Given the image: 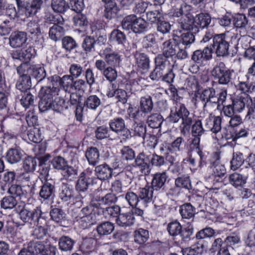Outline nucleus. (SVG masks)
<instances>
[{
	"instance_id": "nucleus-1",
	"label": "nucleus",
	"mask_w": 255,
	"mask_h": 255,
	"mask_svg": "<svg viewBox=\"0 0 255 255\" xmlns=\"http://www.w3.org/2000/svg\"><path fill=\"white\" fill-rule=\"evenodd\" d=\"M17 72L21 77V81L17 85L18 89L22 91H26L31 87V78H34L38 82L42 81L46 76V71L40 65H30L23 63L17 68Z\"/></svg>"
},
{
	"instance_id": "nucleus-2",
	"label": "nucleus",
	"mask_w": 255,
	"mask_h": 255,
	"mask_svg": "<svg viewBox=\"0 0 255 255\" xmlns=\"http://www.w3.org/2000/svg\"><path fill=\"white\" fill-rule=\"evenodd\" d=\"M178 108L174 113H171L170 115V121L173 123H177L180 119L182 120V124L180 127L181 132L185 134L188 132L190 126L192 123V116L189 111L182 104L177 105Z\"/></svg>"
},
{
	"instance_id": "nucleus-3",
	"label": "nucleus",
	"mask_w": 255,
	"mask_h": 255,
	"mask_svg": "<svg viewBox=\"0 0 255 255\" xmlns=\"http://www.w3.org/2000/svg\"><path fill=\"white\" fill-rule=\"evenodd\" d=\"M121 26L124 30H131L135 33H141L147 30L148 24L143 18L138 17L135 14H129L123 19Z\"/></svg>"
},
{
	"instance_id": "nucleus-4",
	"label": "nucleus",
	"mask_w": 255,
	"mask_h": 255,
	"mask_svg": "<svg viewBox=\"0 0 255 255\" xmlns=\"http://www.w3.org/2000/svg\"><path fill=\"white\" fill-rule=\"evenodd\" d=\"M211 73L219 84L229 85L231 82L232 71L223 62H218L212 70Z\"/></svg>"
},
{
	"instance_id": "nucleus-5",
	"label": "nucleus",
	"mask_w": 255,
	"mask_h": 255,
	"mask_svg": "<svg viewBox=\"0 0 255 255\" xmlns=\"http://www.w3.org/2000/svg\"><path fill=\"white\" fill-rule=\"evenodd\" d=\"M212 48L218 57H224L229 55V43L225 34H217L213 37Z\"/></svg>"
},
{
	"instance_id": "nucleus-6",
	"label": "nucleus",
	"mask_w": 255,
	"mask_h": 255,
	"mask_svg": "<svg viewBox=\"0 0 255 255\" xmlns=\"http://www.w3.org/2000/svg\"><path fill=\"white\" fill-rule=\"evenodd\" d=\"M198 98L202 103L204 111H208L209 107L214 106L215 101L217 100L216 92L213 88H207L204 89L201 93H197ZM195 99V104L197 101Z\"/></svg>"
},
{
	"instance_id": "nucleus-7",
	"label": "nucleus",
	"mask_w": 255,
	"mask_h": 255,
	"mask_svg": "<svg viewBox=\"0 0 255 255\" xmlns=\"http://www.w3.org/2000/svg\"><path fill=\"white\" fill-rule=\"evenodd\" d=\"M102 1L104 3V16L107 19H112L117 12L116 0H102ZM120 1L123 6H128L131 4L133 0H120Z\"/></svg>"
},
{
	"instance_id": "nucleus-8",
	"label": "nucleus",
	"mask_w": 255,
	"mask_h": 255,
	"mask_svg": "<svg viewBox=\"0 0 255 255\" xmlns=\"http://www.w3.org/2000/svg\"><path fill=\"white\" fill-rule=\"evenodd\" d=\"M107 64L113 67H119L121 62L120 54L110 47L104 49L101 53Z\"/></svg>"
},
{
	"instance_id": "nucleus-9",
	"label": "nucleus",
	"mask_w": 255,
	"mask_h": 255,
	"mask_svg": "<svg viewBox=\"0 0 255 255\" xmlns=\"http://www.w3.org/2000/svg\"><path fill=\"white\" fill-rule=\"evenodd\" d=\"M19 215L20 219L24 223L29 224L30 227H34L36 222L41 218L35 210L30 211L25 207L20 210Z\"/></svg>"
},
{
	"instance_id": "nucleus-10",
	"label": "nucleus",
	"mask_w": 255,
	"mask_h": 255,
	"mask_svg": "<svg viewBox=\"0 0 255 255\" xmlns=\"http://www.w3.org/2000/svg\"><path fill=\"white\" fill-rule=\"evenodd\" d=\"M155 189L150 186H146L144 188H140L139 191L138 197L145 202L148 203L153 201L154 206L159 207L160 205H158L157 199L154 193Z\"/></svg>"
},
{
	"instance_id": "nucleus-11",
	"label": "nucleus",
	"mask_w": 255,
	"mask_h": 255,
	"mask_svg": "<svg viewBox=\"0 0 255 255\" xmlns=\"http://www.w3.org/2000/svg\"><path fill=\"white\" fill-rule=\"evenodd\" d=\"M149 156L143 152L140 153L135 158V165L138 167L142 173L148 175L151 171Z\"/></svg>"
},
{
	"instance_id": "nucleus-12",
	"label": "nucleus",
	"mask_w": 255,
	"mask_h": 255,
	"mask_svg": "<svg viewBox=\"0 0 255 255\" xmlns=\"http://www.w3.org/2000/svg\"><path fill=\"white\" fill-rule=\"evenodd\" d=\"M247 172L244 173V169L242 168L241 171L243 174L235 173L229 176L230 183L234 186L237 187L243 186L246 183L247 179L250 173H252L253 169L246 167Z\"/></svg>"
},
{
	"instance_id": "nucleus-13",
	"label": "nucleus",
	"mask_w": 255,
	"mask_h": 255,
	"mask_svg": "<svg viewBox=\"0 0 255 255\" xmlns=\"http://www.w3.org/2000/svg\"><path fill=\"white\" fill-rule=\"evenodd\" d=\"M74 78L69 75L63 76L62 78L55 75L48 78V80L51 82H54L56 86L61 85L65 91H71L72 90Z\"/></svg>"
},
{
	"instance_id": "nucleus-14",
	"label": "nucleus",
	"mask_w": 255,
	"mask_h": 255,
	"mask_svg": "<svg viewBox=\"0 0 255 255\" xmlns=\"http://www.w3.org/2000/svg\"><path fill=\"white\" fill-rule=\"evenodd\" d=\"M212 48L206 47L202 50L195 51L192 55L191 59L197 63L202 64L212 58Z\"/></svg>"
},
{
	"instance_id": "nucleus-15",
	"label": "nucleus",
	"mask_w": 255,
	"mask_h": 255,
	"mask_svg": "<svg viewBox=\"0 0 255 255\" xmlns=\"http://www.w3.org/2000/svg\"><path fill=\"white\" fill-rule=\"evenodd\" d=\"M250 104L252 105V99L248 95H244L233 99L232 105L236 112L241 113Z\"/></svg>"
},
{
	"instance_id": "nucleus-16",
	"label": "nucleus",
	"mask_w": 255,
	"mask_h": 255,
	"mask_svg": "<svg viewBox=\"0 0 255 255\" xmlns=\"http://www.w3.org/2000/svg\"><path fill=\"white\" fill-rule=\"evenodd\" d=\"M55 185L51 182L46 181L41 186L39 196L43 200H50L54 197Z\"/></svg>"
},
{
	"instance_id": "nucleus-17",
	"label": "nucleus",
	"mask_w": 255,
	"mask_h": 255,
	"mask_svg": "<svg viewBox=\"0 0 255 255\" xmlns=\"http://www.w3.org/2000/svg\"><path fill=\"white\" fill-rule=\"evenodd\" d=\"M167 230L169 235L173 237L180 235L183 238H187L190 237L192 234V232L190 230L186 231L187 234L185 236L184 233H182V226L177 221L170 222L167 227Z\"/></svg>"
},
{
	"instance_id": "nucleus-18",
	"label": "nucleus",
	"mask_w": 255,
	"mask_h": 255,
	"mask_svg": "<svg viewBox=\"0 0 255 255\" xmlns=\"http://www.w3.org/2000/svg\"><path fill=\"white\" fill-rule=\"evenodd\" d=\"M178 21L180 26L183 29L186 30H193L195 29V31H198L197 25L195 24V18L190 12L185 15L184 16L180 17Z\"/></svg>"
},
{
	"instance_id": "nucleus-19",
	"label": "nucleus",
	"mask_w": 255,
	"mask_h": 255,
	"mask_svg": "<svg viewBox=\"0 0 255 255\" xmlns=\"http://www.w3.org/2000/svg\"><path fill=\"white\" fill-rule=\"evenodd\" d=\"M35 228L33 230L32 235L37 239H43L47 234V222L43 218H41L35 225Z\"/></svg>"
},
{
	"instance_id": "nucleus-20",
	"label": "nucleus",
	"mask_w": 255,
	"mask_h": 255,
	"mask_svg": "<svg viewBox=\"0 0 255 255\" xmlns=\"http://www.w3.org/2000/svg\"><path fill=\"white\" fill-rule=\"evenodd\" d=\"M34 55V49L31 47H29L26 49H22L20 50H16L12 54L13 58L24 61V63H28V61Z\"/></svg>"
},
{
	"instance_id": "nucleus-21",
	"label": "nucleus",
	"mask_w": 255,
	"mask_h": 255,
	"mask_svg": "<svg viewBox=\"0 0 255 255\" xmlns=\"http://www.w3.org/2000/svg\"><path fill=\"white\" fill-rule=\"evenodd\" d=\"M27 40L26 33L24 32H15L12 33L9 38L10 45L13 48L22 46Z\"/></svg>"
},
{
	"instance_id": "nucleus-22",
	"label": "nucleus",
	"mask_w": 255,
	"mask_h": 255,
	"mask_svg": "<svg viewBox=\"0 0 255 255\" xmlns=\"http://www.w3.org/2000/svg\"><path fill=\"white\" fill-rule=\"evenodd\" d=\"M95 171L98 178L101 180H107L113 176V171L109 165L102 164L95 167Z\"/></svg>"
},
{
	"instance_id": "nucleus-23",
	"label": "nucleus",
	"mask_w": 255,
	"mask_h": 255,
	"mask_svg": "<svg viewBox=\"0 0 255 255\" xmlns=\"http://www.w3.org/2000/svg\"><path fill=\"white\" fill-rule=\"evenodd\" d=\"M178 49V46L174 39H169L163 44V54L165 57L169 58L176 55Z\"/></svg>"
},
{
	"instance_id": "nucleus-24",
	"label": "nucleus",
	"mask_w": 255,
	"mask_h": 255,
	"mask_svg": "<svg viewBox=\"0 0 255 255\" xmlns=\"http://www.w3.org/2000/svg\"><path fill=\"white\" fill-rule=\"evenodd\" d=\"M134 217L132 213L128 212L120 213L116 219L117 224L121 227H126L132 225L134 222Z\"/></svg>"
},
{
	"instance_id": "nucleus-25",
	"label": "nucleus",
	"mask_w": 255,
	"mask_h": 255,
	"mask_svg": "<svg viewBox=\"0 0 255 255\" xmlns=\"http://www.w3.org/2000/svg\"><path fill=\"white\" fill-rule=\"evenodd\" d=\"M199 138H194L192 140V144L194 145V147L195 149V152H196L198 155V158H194L192 156H190L187 161L192 165L193 166H196V160H199V166H201L203 162L204 161V154L202 151L199 148Z\"/></svg>"
},
{
	"instance_id": "nucleus-26",
	"label": "nucleus",
	"mask_w": 255,
	"mask_h": 255,
	"mask_svg": "<svg viewBox=\"0 0 255 255\" xmlns=\"http://www.w3.org/2000/svg\"><path fill=\"white\" fill-rule=\"evenodd\" d=\"M167 178L168 176L165 172L154 174L152 179L151 186L157 191L164 186Z\"/></svg>"
},
{
	"instance_id": "nucleus-27",
	"label": "nucleus",
	"mask_w": 255,
	"mask_h": 255,
	"mask_svg": "<svg viewBox=\"0 0 255 255\" xmlns=\"http://www.w3.org/2000/svg\"><path fill=\"white\" fill-rule=\"evenodd\" d=\"M82 222L89 224V225L93 224L95 221V215L93 213V208L91 206H88L83 208L80 213Z\"/></svg>"
},
{
	"instance_id": "nucleus-28",
	"label": "nucleus",
	"mask_w": 255,
	"mask_h": 255,
	"mask_svg": "<svg viewBox=\"0 0 255 255\" xmlns=\"http://www.w3.org/2000/svg\"><path fill=\"white\" fill-rule=\"evenodd\" d=\"M51 83L53 85L52 88H51L49 87H42L41 89L40 92V96L41 98H45L47 100H53V97L58 95V92L59 91V89L55 87L56 85L54 82Z\"/></svg>"
},
{
	"instance_id": "nucleus-29",
	"label": "nucleus",
	"mask_w": 255,
	"mask_h": 255,
	"mask_svg": "<svg viewBox=\"0 0 255 255\" xmlns=\"http://www.w3.org/2000/svg\"><path fill=\"white\" fill-rule=\"evenodd\" d=\"M62 25L55 24L50 28L49 36L50 39L56 41L62 38L65 33V30L62 26Z\"/></svg>"
},
{
	"instance_id": "nucleus-30",
	"label": "nucleus",
	"mask_w": 255,
	"mask_h": 255,
	"mask_svg": "<svg viewBox=\"0 0 255 255\" xmlns=\"http://www.w3.org/2000/svg\"><path fill=\"white\" fill-rule=\"evenodd\" d=\"M86 157L91 165L95 166L100 160V153L99 150L94 147H91L86 152Z\"/></svg>"
},
{
	"instance_id": "nucleus-31",
	"label": "nucleus",
	"mask_w": 255,
	"mask_h": 255,
	"mask_svg": "<svg viewBox=\"0 0 255 255\" xmlns=\"http://www.w3.org/2000/svg\"><path fill=\"white\" fill-rule=\"evenodd\" d=\"M216 159L211 162L213 170L215 176L221 177L226 173V168L224 165L221 164L220 161V157L218 154L215 155Z\"/></svg>"
},
{
	"instance_id": "nucleus-32",
	"label": "nucleus",
	"mask_w": 255,
	"mask_h": 255,
	"mask_svg": "<svg viewBox=\"0 0 255 255\" xmlns=\"http://www.w3.org/2000/svg\"><path fill=\"white\" fill-rule=\"evenodd\" d=\"M90 178L88 177L86 172H82L77 181L76 188L79 191L84 192L86 191L90 185Z\"/></svg>"
},
{
	"instance_id": "nucleus-33",
	"label": "nucleus",
	"mask_w": 255,
	"mask_h": 255,
	"mask_svg": "<svg viewBox=\"0 0 255 255\" xmlns=\"http://www.w3.org/2000/svg\"><path fill=\"white\" fill-rule=\"evenodd\" d=\"M134 241L139 244L145 243L149 238V232L147 230L140 228L133 233Z\"/></svg>"
},
{
	"instance_id": "nucleus-34",
	"label": "nucleus",
	"mask_w": 255,
	"mask_h": 255,
	"mask_svg": "<svg viewBox=\"0 0 255 255\" xmlns=\"http://www.w3.org/2000/svg\"><path fill=\"white\" fill-rule=\"evenodd\" d=\"M37 253L40 255H56L57 249L55 247L49 245L45 247L41 242L37 241Z\"/></svg>"
},
{
	"instance_id": "nucleus-35",
	"label": "nucleus",
	"mask_w": 255,
	"mask_h": 255,
	"mask_svg": "<svg viewBox=\"0 0 255 255\" xmlns=\"http://www.w3.org/2000/svg\"><path fill=\"white\" fill-rule=\"evenodd\" d=\"M211 17L207 13H201L197 14L195 17V24L198 27L204 28L207 27L211 23Z\"/></svg>"
},
{
	"instance_id": "nucleus-36",
	"label": "nucleus",
	"mask_w": 255,
	"mask_h": 255,
	"mask_svg": "<svg viewBox=\"0 0 255 255\" xmlns=\"http://www.w3.org/2000/svg\"><path fill=\"white\" fill-rule=\"evenodd\" d=\"M75 241L68 236H62L59 240V249L64 252L72 250Z\"/></svg>"
},
{
	"instance_id": "nucleus-37",
	"label": "nucleus",
	"mask_w": 255,
	"mask_h": 255,
	"mask_svg": "<svg viewBox=\"0 0 255 255\" xmlns=\"http://www.w3.org/2000/svg\"><path fill=\"white\" fill-rule=\"evenodd\" d=\"M110 129L115 132L119 133L126 128L125 122L122 118H116L109 123Z\"/></svg>"
},
{
	"instance_id": "nucleus-38",
	"label": "nucleus",
	"mask_w": 255,
	"mask_h": 255,
	"mask_svg": "<svg viewBox=\"0 0 255 255\" xmlns=\"http://www.w3.org/2000/svg\"><path fill=\"white\" fill-rule=\"evenodd\" d=\"M114 230V225L110 222H104L97 227V231L100 235L105 236L111 234Z\"/></svg>"
},
{
	"instance_id": "nucleus-39",
	"label": "nucleus",
	"mask_w": 255,
	"mask_h": 255,
	"mask_svg": "<svg viewBox=\"0 0 255 255\" xmlns=\"http://www.w3.org/2000/svg\"><path fill=\"white\" fill-rule=\"evenodd\" d=\"M135 58L138 67L144 70L149 68V60L144 53L136 52L135 54Z\"/></svg>"
},
{
	"instance_id": "nucleus-40",
	"label": "nucleus",
	"mask_w": 255,
	"mask_h": 255,
	"mask_svg": "<svg viewBox=\"0 0 255 255\" xmlns=\"http://www.w3.org/2000/svg\"><path fill=\"white\" fill-rule=\"evenodd\" d=\"M162 121V116L157 113L151 114L147 119V123L149 127L153 128H159Z\"/></svg>"
},
{
	"instance_id": "nucleus-41",
	"label": "nucleus",
	"mask_w": 255,
	"mask_h": 255,
	"mask_svg": "<svg viewBox=\"0 0 255 255\" xmlns=\"http://www.w3.org/2000/svg\"><path fill=\"white\" fill-rule=\"evenodd\" d=\"M51 5L55 12L60 13L64 12L69 7L68 3L65 0H52Z\"/></svg>"
},
{
	"instance_id": "nucleus-42",
	"label": "nucleus",
	"mask_w": 255,
	"mask_h": 255,
	"mask_svg": "<svg viewBox=\"0 0 255 255\" xmlns=\"http://www.w3.org/2000/svg\"><path fill=\"white\" fill-rule=\"evenodd\" d=\"M21 152L17 149L11 148L6 154V159L8 162L15 163L19 162L21 158Z\"/></svg>"
},
{
	"instance_id": "nucleus-43",
	"label": "nucleus",
	"mask_w": 255,
	"mask_h": 255,
	"mask_svg": "<svg viewBox=\"0 0 255 255\" xmlns=\"http://www.w3.org/2000/svg\"><path fill=\"white\" fill-rule=\"evenodd\" d=\"M180 213L183 218L190 219L195 214L194 207L190 203L185 204L180 207Z\"/></svg>"
},
{
	"instance_id": "nucleus-44",
	"label": "nucleus",
	"mask_w": 255,
	"mask_h": 255,
	"mask_svg": "<svg viewBox=\"0 0 255 255\" xmlns=\"http://www.w3.org/2000/svg\"><path fill=\"white\" fill-rule=\"evenodd\" d=\"M139 109L149 113L153 109V103L150 96L143 97L140 99Z\"/></svg>"
},
{
	"instance_id": "nucleus-45",
	"label": "nucleus",
	"mask_w": 255,
	"mask_h": 255,
	"mask_svg": "<svg viewBox=\"0 0 255 255\" xmlns=\"http://www.w3.org/2000/svg\"><path fill=\"white\" fill-rule=\"evenodd\" d=\"M244 161L243 153L241 152L234 153L231 161V168L233 170L238 169Z\"/></svg>"
},
{
	"instance_id": "nucleus-46",
	"label": "nucleus",
	"mask_w": 255,
	"mask_h": 255,
	"mask_svg": "<svg viewBox=\"0 0 255 255\" xmlns=\"http://www.w3.org/2000/svg\"><path fill=\"white\" fill-rule=\"evenodd\" d=\"M15 197L12 196H5L0 201V206L4 209H11L17 204Z\"/></svg>"
},
{
	"instance_id": "nucleus-47",
	"label": "nucleus",
	"mask_w": 255,
	"mask_h": 255,
	"mask_svg": "<svg viewBox=\"0 0 255 255\" xmlns=\"http://www.w3.org/2000/svg\"><path fill=\"white\" fill-rule=\"evenodd\" d=\"M176 187L180 188H184L190 190L192 188L191 181L188 176H181L177 178L175 180Z\"/></svg>"
},
{
	"instance_id": "nucleus-48",
	"label": "nucleus",
	"mask_w": 255,
	"mask_h": 255,
	"mask_svg": "<svg viewBox=\"0 0 255 255\" xmlns=\"http://www.w3.org/2000/svg\"><path fill=\"white\" fill-rule=\"evenodd\" d=\"M186 88L188 90H192L195 92V97H198L197 93L199 90V84L197 79L195 77H191L187 79L186 82Z\"/></svg>"
},
{
	"instance_id": "nucleus-49",
	"label": "nucleus",
	"mask_w": 255,
	"mask_h": 255,
	"mask_svg": "<svg viewBox=\"0 0 255 255\" xmlns=\"http://www.w3.org/2000/svg\"><path fill=\"white\" fill-rule=\"evenodd\" d=\"M73 190L69 186H62L61 192L59 193L60 198L64 202H69L73 198Z\"/></svg>"
},
{
	"instance_id": "nucleus-50",
	"label": "nucleus",
	"mask_w": 255,
	"mask_h": 255,
	"mask_svg": "<svg viewBox=\"0 0 255 255\" xmlns=\"http://www.w3.org/2000/svg\"><path fill=\"white\" fill-rule=\"evenodd\" d=\"M35 252L37 253V241H31L27 248L22 249L18 255H35Z\"/></svg>"
},
{
	"instance_id": "nucleus-51",
	"label": "nucleus",
	"mask_w": 255,
	"mask_h": 255,
	"mask_svg": "<svg viewBox=\"0 0 255 255\" xmlns=\"http://www.w3.org/2000/svg\"><path fill=\"white\" fill-rule=\"evenodd\" d=\"M248 23L247 18L244 14H239L234 17V24L237 29H241V30H243V29H246Z\"/></svg>"
},
{
	"instance_id": "nucleus-52",
	"label": "nucleus",
	"mask_w": 255,
	"mask_h": 255,
	"mask_svg": "<svg viewBox=\"0 0 255 255\" xmlns=\"http://www.w3.org/2000/svg\"><path fill=\"white\" fill-rule=\"evenodd\" d=\"M115 68L116 67L109 65V66L102 72L103 76L110 82L115 81L118 77L117 72Z\"/></svg>"
},
{
	"instance_id": "nucleus-53",
	"label": "nucleus",
	"mask_w": 255,
	"mask_h": 255,
	"mask_svg": "<svg viewBox=\"0 0 255 255\" xmlns=\"http://www.w3.org/2000/svg\"><path fill=\"white\" fill-rule=\"evenodd\" d=\"M37 161L40 163V161L37 158L32 157L26 158L23 162V168L27 172L33 171L37 165Z\"/></svg>"
},
{
	"instance_id": "nucleus-54",
	"label": "nucleus",
	"mask_w": 255,
	"mask_h": 255,
	"mask_svg": "<svg viewBox=\"0 0 255 255\" xmlns=\"http://www.w3.org/2000/svg\"><path fill=\"white\" fill-rule=\"evenodd\" d=\"M252 41H255V40L252 39L251 37L247 35V34H243L242 37L239 39V42L237 44V47L240 49H247L248 47L251 46Z\"/></svg>"
},
{
	"instance_id": "nucleus-55",
	"label": "nucleus",
	"mask_w": 255,
	"mask_h": 255,
	"mask_svg": "<svg viewBox=\"0 0 255 255\" xmlns=\"http://www.w3.org/2000/svg\"><path fill=\"white\" fill-rule=\"evenodd\" d=\"M8 193L12 196L21 198L25 195V191L23 190L21 186L12 184L8 188Z\"/></svg>"
},
{
	"instance_id": "nucleus-56",
	"label": "nucleus",
	"mask_w": 255,
	"mask_h": 255,
	"mask_svg": "<svg viewBox=\"0 0 255 255\" xmlns=\"http://www.w3.org/2000/svg\"><path fill=\"white\" fill-rule=\"evenodd\" d=\"M189 6L185 3L181 4L174 8L172 15L175 17H182L187 14L190 11Z\"/></svg>"
},
{
	"instance_id": "nucleus-57",
	"label": "nucleus",
	"mask_w": 255,
	"mask_h": 255,
	"mask_svg": "<svg viewBox=\"0 0 255 255\" xmlns=\"http://www.w3.org/2000/svg\"><path fill=\"white\" fill-rule=\"evenodd\" d=\"M121 208L118 205L107 207L103 210L104 215L107 218L117 217L120 214Z\"/></svg>"
},
{
	"instance_id": "nucleus-58",
	"label": "nucleus",
	"mask_w": 255,
	"mask_h": 255,
	"mask_svg": "<svg viewBox=\"0 0 255 255\" xmlns=\"http://www.w3.org/2000/svg\"><path fill=\"white\" fill-rule=\"evenodd\" d=\"M96 244V241L94 239L87 238L83 241L81 247L85 252H91L94 250Z\"/></svg>"
},
{
	"instance_id": "nucleus-59",
	"label": "nucleus",
	"mask_w": 255,
	"mask_h": 255,
	"mask_svg": "<svg viewBox=\"0 0 255 255\" xmlns=\"http://www.w3.org/2000/svg\"><path fill=\"white\" fill-rule=\"evenodd\" d=\"M64 22L61 15H54L51 13H47L45 17V22L55 24H63Z\"/></svg>"
},
{
	"instance_id": "nucleus-60",
	"label": "nucleus",
	"mask_w": 255,
	"mask_h": 255,
	"mask_svg": "<svg viewBox=\"0 0 255 255\" xmlns=\"http://www.w3.org/2000/svg\"><path fill=\"white\" fill-rule=\"evenodd\" d=\"M133 130L134 134L139 137L144 139L146 133V126L144 123L134 122L133 125Z\"/></svg>"
},
{
	"instance_id": "nucleus-61",
	"label": "nucleus",
	"mask_w": 255,
	"mask_h": 255,
	"mask_svg": "<svg viewBox=\"0 0 255 255\" xmlns=\"http://www.w3.org/2000/svg\"><path fill=\"white\" fill-rule=\"evenodd\" d=\"M215 231L211 228L207 227L197 232L196 237L198 240L211 238L214 236Z\"/></svg>"
},
{
	"instance_id": "nucleus-62",
	"label": "nucleus",
	"mask_w": 255,
	"mask_h": 255,
	"mask_svg": "<svg viewBox=\"0 0 255 255\" xmlns=\"http://www.w3.org/2000/svg\"><path fill=\"white\" fill-rule=\"evenodd\" d=\"M27 136L29 141L35 143L39 142L41 140L39 130L36 128H33L28 130L27 133Z\"/></svg>"
},
{
	"instance_id": "nucleus-63",
	"label": "nucleus",
	"mask_w": 255,
	"mask_h": 255,
	"mask_svg": "<svg viewBox=\"0 0 255 255\" xmlns=\"http://www.w3.org/2000/svg\"><path fill=\"white\" fill-rule=\"evenodd\" d=\"M51 163L55 169L58 170H63L67 167V162L64 158L61 156H58L54 157Z\"/></svg>"
},
{
	"instance_id": "nucleus-64",
	"label": "nucleus",
	"mask_w": 255,
	"mask_h": 255,
	"mask_svg": "<svg viewBox=\"0 0 255 255\" xmlns=\"http://www.w3.org/2000/svg\"><path fill=\"white\" fill-rule=\"evenodd\" d=\"M179 41L184 45H188L195 41V36L192 32H187L181 34L179 37Z\"/></svg>"
}]
</instances>
